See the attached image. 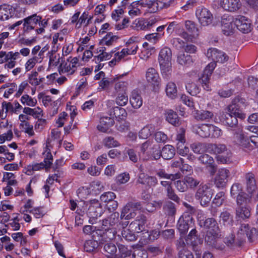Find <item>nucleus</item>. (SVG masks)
Masks as SVG:
<instances>
[{"instance_id": "obj_1", "label": "nucleus", "mask_w": 258, "mask_h": 258, "mask_svg": "<svg viewBox=\"0 0 258 258\" xmlns=\"http://www.w3.org/2000/svg\"><path fill=\"white\" fill-rule=\"evenodd\" d=\"M247 238L249 241H252L258 237V227H240L236 234V238L231 234L225 239V243L228 245H232L234 242L241 245Z\"/></svg>"}, {"instance_id": "obj_2", "label": "nucleus", "mask_w": 258, "mask_h": 258, "mask_svg": "<svg viewBox=\"0 0 258 258\" xmlns=\"http://www.w3.org/2000/svg\"><path fill=\"white\" fill-rule=\"evenodd\" d=\"M83 232L91 235L93 239L100 241H108L114 238L115 230L111 228L104 229L103 227H84Z\"/></svg>"}, {"instance_id": "obj_3", "label": "nucleus", "mask_w": 258, "mask_h": 258, "mask_svg": "<svg viewBox=\"0 0 258 258\" xmlns=\"http://www.w3.org/2000/svg\"><path fill=\"white\" fill-rule=\"evenodd\" d=\"M42 18L36 14L32 15L24 19L23 24V31L25 33H28L34 29L37 25L39 26L36 28V31L37 34H41L44 32V28L47 25V21L45 19L41 20Z\"/></svg>"}, {"instance_id": "obj_4", "label": "nucleus", "mask_w": 258, "mask_h": 258, "mask_svg": "<svg viewBox=\"0 0 258 258\" xmlns=\"http://www.w3.org/2000/svg\"><path fill=\"white\" fill-rule=\"evenodd\" d=\"M210 149L217 155V160L222 164H229L232 161V153L224 144H212Z\"/></svg>"}, {"instance_id": "obj_5", "label": "nucleus", "mask_w": 258, "mask_h": 258, "mask_svg": "<svg viewBox=\"0 0 258 258\" xmlns=\"http://www.w3.org/2000/svg\"><path fill=\"white\" fill-rule=\"evenodd\" d=\"M88 210L87 214L89 218V222L91 224L96 223V219L100 217L103 213V209L98 200H90L87 204Z\"/></svg>"}, {"instance_id": "obj_6", "label": "nucleus", "mask_w": 258, "mask_h": 258, "mask_svg": "<svg viewBox=\"0 0 258 258\" xmlns=\"http://www.w3.org/2000/svg\"><path fill=\"white\" fill-rule=\"evenodd\" d=\"M212 196V190L208 185L201 184L197 190L195 198L202 206L205 207L211 200Z\"/></svg>"}, {"instance_id": "obj_7", "label": "nucleus", "mask_w": 258, "mask_h": 258, "mask_svg": "<svg viewBox=\"0 0 258 258\" xmlns=\"http://www.w3.org/2000/svg\"><path fill=\"white\" fill-rule=\"evenodd\" d=\"M185 27L189 34L183 31L178 33V35L186 41H194L199 35V30L197 25L195 22L188 20L185 22Z\"/></svg>"}, {"instance_id": "obj_8", "label": "nucleus", "mask_w": 258, "mask_h": 258, "mask_svg": "<svg viewBox=\"0 0 258 258\" xmlns=\"http://www.w3.org/2000/svg\"><path fill=\"white\" fill-rule=\"evenodd\" d=\"M79 66V59L77 57H69L65 62L60 64L59 72L71 76L75 73Z\"/></svg>"}, {"instance_id": "obj_9", "label": "nucleus", "mask_w": 258, "mask_h": 258, "mask_svg": "<svg viewBox=\"0 0 258 258\" xmlns=\"http://www.w3.org/2000/svg\"><path fill=\"white\" fill-rule=\"evenodd\" d=\"M244 104V101L239 97L235 98L226 108L227 112L230 113L238 118L242 120L246 118V114L241 110L242 105Z\"/></svg>"}, {"instance_id": "obj_10", "label": "nucleus", "mask_w": 258, "mask_h": 258, "mask_svg": "<svg viewBox=\"0 0 258 258\" xmlns=\"http://www.w3.org/2000/svg\"><path fill=\"white\" fill-rule=\"evenodd\" d=\"M197 230L192 229L186 238L187 244L190 245L193 250L196 252V258H200V248L199 246L202 245L203 242V239L197 236Z\"/></svg>"}, {"instance_id": "obj_11", "label": "nucleus", "mask_w": 258, "mask_h": 258, "mask_svg": "<svg viewBox=\"0 0 258 258\" xmlns=\"http://www.w3.org/2000/svg\"><path fill=\"white\" fill-rule=\"evenodd\" d=\"M196 15L199 23L203 26H208L213 22V15L207 8L199 7L196 10Z\"/></svg>"}, {"instance_id": "obj_12", "label": "nucleus", "mask_w": 258, "mask_h": 258, "mask_svg": "<svg viewBox=\"0 0 258 258\" xmlns=\"http://www.w3.org/2000/svg\"><path fill=\"white\" fill-rule=\"evenodd\" d=\"M216 66V63L215 62L209 63L205 68L202 76L199 79L200 83L202 84L203 88L207 91L211 90L209 86V81L211 75Z\"/></svg>"}, {"instance_id": "obj_13", "label": "nucleus", "mask_w": 258, "mask_h": 258, "mask_svg": "<svg viewBox=\"0 0 258 258\" xmlns=\"http://www.w3.org/2000/svg\"><path fill=\"white\" fill-rule=\"evenodd\" d=\"M141 205L139 203H128L123 208L120 218L123 220H129L136 216V211L140 210Z\"/></svg>"}, {"instance_id": "obj_14", "label": "nucleus", "mask_w": 258, "mask_h": 258, "mask_svg": "<svg viewBox=\"0 0 258 258\" xmlns=\"http://www.w3.org/2000/svg\"><path fill=\"white\" fill-rule=\"evenodd\" d=\"M221 27L222 32L225 35H230L236 27L235 19L231 16L224 15L221 20Z\"/></svg>"}, {"instance_id": "obj_15", "label": "nucleus", "mask_w": 258, "mask_h": 258, "mask_svg": "<svg viewBox=\"0 0 258 258\" xmlns=\"http://www.w3.org/2000/svg\"><path fill=\"white\" fill-rule=\"evenodd\" d=\"M230 175L229 171L224 168H220L217 171L214 179V183L217 187H223L225 186Z\"/></svg>"}, {"instance_id": "obj_16", "label": "nucleus", "mask_w": 258, "mask_h": 258, "mask_svg": "<svg viewBox=\"0 0 258 258\" xmlns=\"http://www.w3.org/2000/svg\"><path fill=\"white\" fill-rule=\"evenodd\" d=\"M206 56L214 61L224 63L227 61L228 56L224 52L215 48H209L207 52Z\"/></svg>"}, {"instance_id": "obj_17", "label": "nucleus", "mask_w": 258, "mask_h": 258, "mask_svg": "<svg viewBox=\"0 0 258 258\" xmlns=\"http://www.w3.org/2000/svg\"><path fill=\"white\" fill-rule=\"evenodd\" d=\"M140 2L141 7L147 8L150 13H155L164 7V4L159 0H140Z\"/></svg>"}, {"instance_id": "obj_18", "label": "nucleus", "mask_w": 258, "mask_h": 258, "mask_svg": "<svg viewBox=\"0 0 258 258\" xmlns=\"http://www.w3.org/2000/svg\"><path fill=\"white\" fill-rule=\"evenodd\" d=\"M236 27L241 32L246 33L250 31V20L245 16L239 15L235 18Z\"/></svg>"}, {"instance_id": "obj_19", "label": "nucleus", "mask_w": 258, "mask_h": 258, "mask_svg": "<svg viewBox=\"0 0 258 258\" xmlns=\"http://www.w3.org/2000/svg\"><path fill=\"white\" fill-rule=\"evenodd\" d=\"M139 233L142 235V232L138 229V227H122L121 235L126 240H136Z\"/></svg>"}, {"instance_id": "obj_20", "label": "nucleus", "mask_w": 258, "mask_h": 258, "mask_svg": "<svg viewBox=\"0 0 258 258\" xmlns=\"http://www.w3.org/2000/svg\"><path fill=\"white\" fill-rule=\"evenodd\" d=\"M220 5L225 10L231 12H236L241 7L240 0H221Z\"/></svg>"}, {"instance_id": "obj_21", "label": "nucleus", "mask_w": 258, "mask_h": 258, "mask_svg": "<svg viewBox=\"0 0 258 258\" xmlns=\"http://www.w3.org/2000/svg\"><path fill=\"white\" fill-rule=\"evenodd\" d=\"M146 78L148 83L154 87L158 86L160 83V78L157 71L150 68L146 72Z\"/></svg>"}, {"instance_id": "obj_22", "label": "nucleus", "mask_w": 258, "mask_h": 258, "mask_svg": "<svg viewBox=\"0 0 258 258\" xmlns=\"http://www.w3.org/2000/svg\"><path fill=\"white\" fill-rule=\"evenodd\" d=\"M213 116V112L207 110H196L194 113V117L198 121H209Z\"/></svg>"}, {"instance_id": "obj_23", "label": "nucleus", "mask_w": 258, "mask_h": 258, "mask_svg": "<svg viewBox=\"0 0 258 258\" xmlns=\"http://www.w3.org/2000/svg\"><path fill=\"white\" fill-rule=\"evenodd\" d=\"M15 9L11 6L3 5L0 6V20H7L14 16Z\"/></svg>"}, {"instance_id": "obj_24", "label": "nucleus", "mask_w": 258, "mask_h": 258, "mask_svg": "<svg viewBox=\"0 0 258 258\" xmlns=\"http://www.w3.org/2000/svg\"><path fill=\"white\" fill-rule=\"evenodd\" d=\"M237 118H238V117L235 116L233 115V114L226 112L223 117L222 122L228 127L230 128L237 127V128L238 127H240L238 125Z\"/></svg>"}, {"instance_id": "obj_25", "label": "nucleus", "mask_w": 258, "mask_h": 258, "mask_svg": "<svg viewBox=\"0 0 258 258\" xmlns=\"http://www.w3.org/2000/svg\"><path fill=\"white\" fill-rule=\"evenodd\" d=\"M138 182L139 183L151 187L154 186L157 184L158 180L155 176H150L144 173H141L139 175Z\"/></svg>"}, {"instance_id": "obj_26", "label": "nucleus", "mask_w": 258, "mask_h": 258, "mask_svg": "<svg viewBox=\"0 0 258 258\" xmlns=\"http://www.w3.org/2000/svg\"><path fill=\"white\" fill-rule=\"evenodd\" d=\"M113 124L114 120L111 117H102L100 118V123L97 127L99 131L106 133Z\"/></svg>"}, {"instance_id": "obj_27", "label": "nucleus", "mask_w": 258, "mask_h": 258, "mask_svg": "<svg viewBox=\"0 0 258 258\" xmlns=\"http://www.w3.org/2000/svg\"><path fill=\"white\" fill-rule=\"evenodd\" d=\"M141 8L140 1L132 2L127 7L128 15L132 18L141 16L142 14Z\"/></svg>"}, {"instance_id": "obj_28", "label": "nucleus", "mask_w": 258, "mask_h": 258, "mask_svg": "<svg viewBox=\"0 0 258 258\" xmlns=\"http://www.w3.org/2000/svg\"><path fill=\"white\" fill-rule=\"evenodd\" d=\"M236 144L240 146H245L248 143V137L245 136L241 127H238L233 133Z\"/></svg>"}, {"instance_id": "obj_29", "label": "nucleus", "mask_w": 258, "mask_h": 258, "mask_svg": "<svg viewBox=\"0 0 258 258\" xmlns=\"http://www.w3.org/2000/svg\"><path fill=\"white\" fill-rule=\"evenodd\" d=\"M177 62L180 65L188 67L193 64L194 61L190 55L180 52L177 56Z\"/></svg>"}, {"instance_id": "obj_30", "label": "nucleus", "mask_w": 258, "mask_h": 258, "mask_svg": "<svg viewBox=\"0 0 258 258\" xmlns=\"http://www.w3.org/2000/svg\"><path fill=\"white\" fill-rule=\"evenodd\" d=\"M110 116L112 118H115L118 121L122 120L126 118L127 112L124 108L115 106L111 109Z\"/></svg>"}, {"instance_id": "obj_31", "label": "nucleus", "mask_w": 258, "mask_h": 258, "mask_svg": "<svg viewBox=\"0 0 258 258\" xmlns=\"http://www.w3.org/2000/svg\"><path fill=\"white\" fill-rule=\"evenodd\" d=\"M50 143L47 141L46 143V146L44 148L43 156L44 157V164L46 168H49L52 163L53 157L50 152Z\"/></svg>"}, {"instance_id": "obj_32", "label": "nucleus", "mask_w": 258, "mask_h": 258, "mask_svg": "<svg viewBox=\"0 0 258 258\" xmlns=\"http://www.w3.org/2000/svg\"><path fill=\"white\" fill-rule=\"evenodd\" d=\"M207 230V232L205 236V241L208 243L210 245H214L215 239L218 236V233L213 228L214 227H204ZM218 229V227H215Z\"/></svg>"}, {"instance_id": "obj_33", "label": "nucleus", "mask_w": 258, "mask_h": 258, "mask_svg": "<svg viewBox=\"0 0 258 258\" xmlns=\"http://www.w3.org/2000/svg\"><path fill=\"white\" fill-rule=\"evenodd\" d=\"M117 248L116 246L112 243H107L105 244L103 248V253L108 258H118L116 254Z\"/></svg>"}, {"instance_id": "obj_34", "label": "nucleus", "mask_w": 258, "mask_h": 258, "mask_svg": "<svg viewBox=\"0 0 258 258\" xmlns=\"http://www.w3.org/2000/svg\"><path fill=\"white\" fill-rule=\"evenodd\" d=\"M130 103L134 108H139L143 104L142 97L138 91L134 90L130 97Z\"/></svg>"}, {"instance_id": "obj_35", "label": "nucleus", "mask_w": 258, "mask_h": 258, "mask_svg": "<svg viewBox=\"0 0 258 258\" xmlns=\"http://www.w3.org/2000/svg\"><path fill=\"white\" fill-rule=\"evenodd\" d=\"M19 58L18 52L12 51L7 52L6 51H0V64L9 61L10 59H17Z\"/></svg>"}, {"instance_id": "obj_36", "label": "nucleus", "mask_w": 258, "mask_h": 258, "mask_svg": "<svg viewBox=\"0 0 258 258\" xmlns=\"http://www.w3.org/2000/svg\"><path fill=\"white\" fill-rule=\"evenodd\" d=\"M172 52L171 49L167 47L163 48L159 52L158 60L159 63L171 62Z\"/></svg>"}, {"instance_id": "obj_37", "label": "nucleus", "mask_w": 258, "mask_h": 258, "mask_svg": "<svg viewBox=\"0 0 258 258\" xmlns=\"http://www.w3.org/2000/svg\"><path fill=\"white\" fill-rule=\"evenodd\" d=\"M145 227H138V229L142 232V237L145 239H148L150 240L157 239L160 235V232L158 231L152 230L149 231L148 229H145Z\"/></svg>"}, {"instance_id": "obj_38", "label": "nucleus", "mask_w": 258, "mask_h": 258, "mask_svg": "<svg viewBox=\"0 0 258 258\" xmlns=\"http://www.w3.org/2000/svg\"><path fill=\"white\" fill-rule=\"evenodd\" d=\"M23 112L25 114L33 116V118L35 119H38L43 116V110L39 107H37L34 108L25 107L23 108Z\"/></svg>"}, {"instance_id": "obj_39", "label": "nucleus", "mask_w": 258, "mask_h": 258, "mask_svg": "<svg viewBox=\"0 0 258 258\" xmlns=\"http://www.w3.org/2000/svg\"><path fill=\"white\" fill-rule=\"evenodd\" d=\"M166 120L170 124L178 126L180 124L179 118L177 113L172 110H167L165 113Z\"/></svg>"}, {"instance_id": "obj_40", "label": "nucleus", "mask_w": 258, "mask_h": 258, "mask_svg": "<svg viewBox=\"0 0 258 258\" xmlns=\"http://www.w3.org/2000/svg\"><path fill=\"white\" fill-rule=\"evenodd\" d=\"M155 130L154 125L152 124H147L139 131V137L141 139H146L151 136Z\"/></svg>"}, {"instance_id": "obj_41", "label": "nucleus", "mask_w": 258, "mask_h": 258, "mask_svg": "<svg viewBox=\"0 0 258 258\" xmlns=\"http://www.w3.org/2000/svg\"><path fill=\"white\" fill-rule=\"evenodd\" d=\"M236 215L238 220H245L249 217L250 210L247 206H239L236 209Z\"/></svg>"}, {"instance_id": "obj_42", "label": "nucleus", "mask_w": 258, "mask_h": 258, "mask_svg": "<svg viewBox=\"0 0 258 258\" xmlns=\"http://www.w3.org/2000/svg\"><path fill=\"white\" fill-rule=\"evenodd\" d=\"M175 154V149L171 145H166L162 149V157L165 160H170Z\"/></svg>"}, {"instance_id": "obj_43", "label": "nucleus", "mask_w": 258, "mask_h": 258, "mask_svg": "<svg viewBox=\"0 0 258 258\" xmlns=\"http://www.w3.org/2000/svg\"><path fill=\"white\" fill-rule=\"evenodd\" d=\"M246 181L247 191L249 194H252L256 189V182L254 175L251 173H248L245 175Z\"/></svg>"}, {"instance_id": "obj_44", "label": "nucleus", "mask_w": 258, "mask_h": 258, "mask_svg": "<svg viewBox=\"0 0 258 258\" xmlns=\"http://www.w3.org/2000/svg\"><path fill=\"white\" fill-rule=\"evenodd\" d=\"M161 73L164 79L168 80L172 73L171 62L159 63Z\"/></svg>"}, {"instance_id": "obj_45", "label": "nucleus", "mask_w": 258, "mask_h": 258, "mask_svg": "<svg viewBox=\"0 0 258 258\" xmlns=\"http://www.w3.org/2000/svg\"><path fill=\"white\" fill-rule=\"evenodd\" d=\"M45 167H46V166L43 162L32 163L25 167L24 169L25 173L28 175H31L33 174L34 171L41 170Z\"/></svg>"}, {"instance_id": "obj_46", "label": "nucleus", "mask_w": 258, "mask_h": 258, "mask_svg": "<svg viewBox=\"0 0 258 258\" xmlns=\"http://www.w3.org/2000/svg\"><path fill=\"white\" fill-rule=\"evenodd\" d=\"M103 242L94 239L93 240H87L84 245V250L88 252H93L98 247L99 243H102Z\"/></svg>"}, {"instance_id": "obj_47", "label": "nucleus", "mask_w": 258, "mask_h": 258, "mask_svg": "<svg viewBox=\"0 0 258 258\" xmlns=\"http://www.w3.org/2000/svg\"><path fill=\"white\" fill-rule=\"evenodd\" d=\"M178 226H191L194 224V220L188 212H185L180 216L178 221Z\"/></svg>"}, {"instance_id": "obj_48", "label": "nucleus", "mask_w": 258, "mask_h": 258, "mask_svg": "<svg viewBox=\"0 0 258 258\" xmlns=\"http://www.w3.org/2000/svg\"><path fill=\"white\" fill-rule=\"evenodd\" d=\"M119 254L118 258H133L135 254H132V250L122 244L118 245Z\"/></svg>"}, {"instance_id": "obj_49", "label": "nucleus", "mask_w": 258, "mask_h": 258, "mask_svg": "<svg viewBox=\"0 0 258 258\" xmlns=\"http://www.w3.org/2000/svg\"><path fill=\"white\" fill-rule=\"evenodd\" d=\"M219 224L223 226L232 225V216L227 212H223L221 213L220 216Z\"/></svg>"}, {"instance_id": "obj_50", "label": "nucleus", "mask_w": 258, "mask_h": 258, "mask_svg": "<svg viewBox=\"0 0 258 258\" xmlns=\"http://www.w3.org/2000/svg\"><path fill=\"white\" fill-rule=\"evenodd\" d=\"M166 95L170 98H175L177 94V90L176 84L172 82H169L166 85Z\"/></svg>"}, {"instance_id": "obj_51", "label": "nucleus", "mask_w": 258, "mask_h": 258, "mask_svg": "<svg viewBox=\"0 0 258 258\" xmlns=\"http://www.w3.org/2000/svg\"><path fill=\"white\" fill-rule=\"evenodd\" d=\"M105 48L103 47H100L99 50L98 51L99 52V54H98L97 56H95V62H100L109 59L112 55L111 53H107L105 51Z\"/></svg>"}, {"instance_id": "obj_52", "label": "nucleus", "mask_w": 258, "mask_h": 258, "mask_svg": "<svg viewBox=\"0 0 258 258\" xmlns=\"http://www.w3.org/2000/svg\"><path fill=\"white\" fill-rule=\"evenodd\" d=\"M118 213H113L110 216L104 219L102 221V226H113L117 224L118 221Z\"/></svg>"}, {"instance_id": "obj_53", "label": "nucleus", "mask_w": 258, "mask_h": 258, "mask_svg": "<svg viewBox=\"0 0 258 258\" xmlns=\"http://www.w3.org/2000/svg\"><path fill=\"white\" fill-rule=\"evenodd\" d=\"M211 124H202L198 126L197 133L203 138L210 137V130Z\"/></svg>"}, {"instance_id": "obj_54", "label": "nucleus", "mask_w": 258, "mask_h": 258, "mask_svg": "<svg viewBox=\"0 0 258 258\" xmlns=\"http://www.w3.org/2000/svg\"><path fill=\"white\" fill-rule=\"evenodd\" d=\"M92 18V16H89L88 12H84L79 18L76 26L79 28L83 24L86 26L89 24Z\"/></svg>"}, {"instance_id": "obj_55", "label": "nucleus", "mask_w": 258, "mask_h": 258, "mask_svg": "<svg viewBox=\"0 0 258 258\" xmlns=\"http://www.w3.org/2000/svg\"><path fill=\"white\" fill-rule=\"evenodd\" d=\"M20 101L23 105L31 107L35 106L37 103L36 99L32 98L27 94L23 95L21 97Z\"/></svg>"}, {"instance_id": "obj_56", "label": "nucleus", "mask_w": 258, "mask_h": 258, "mask_svg": "<svg viewBox=\"0 0 258 258\" xmlns=\"http://www.w3.org/2000/svg\"><path fill=\"white\" fill-rule=\"evenodd\" d=\"M117 39V37L110 32L106 35L101 40V43L107 46L111 45Z\"/></svg>"}, {"instance_id": "obj_57", "label": "nucleus", "mask_w": 258, "mask_h": 258, "mask_svg": "<svg viewBox=\"0 0 258 258\" xmlns=\"http://www.w3.org/2000/svg\"><path fill=\"white\" fill-rule=\"evenodd\" d=\"M131 39L128 40V42L126 43V46L123 48L125 52H126L127 54L128 55L135 54L138 49V45L136 43H131Z\"/></svg>"}, {"instance_id": "obj_58", "label": "nucleus", "mask_w": 258, "mask_h": 258, "mask_svg": "<svg viewBox=\"0 0 258 258\" xmlns=\"http://www.w3.org/2000/svg\"><path fill=\"white\" fill-rule=\"evenodd\" d=\"M250 201V197L247 194L241 192L237 197V204L239 206H247V204Z\"/></svg>"}, {"instance_id": "obj_59", "label": "nucleus", "mask_w": 258, "mask_h": 258, "mask_svg": "<svg viewBox=\"0 0 258 258\" xmlns=\"http://www.w3.org/2000/svg\"><path fill=\"white\" fill-rule=\"evenodd\" d=\"M186 89L191 95L195 96L200 92V88L195 83H189L186 85Z\"/></svg>"}, {"instance_id": "obj_60", "label": "nucleus", "mask_w": 258, "mask_h": 258, "mask_svg": "<svg viewBox=\"0 0 258 258\" xmlns=\"http://www.w3.org/2000/svg\"><path fill=\"white\" fill-rule=\"evenodd\" d=\"M150 154L152 159L158 160L162 157V150H160L158 145H154L151 149Z\"/></svg>"}, {"instance_id": "obj_61", "label": "nucleus", "mask_w": 258, "mask_h": 258, "mask_svg": "<svg viewBox=\"0 0 258 258\" xmlns=\"http://www.w3.org/2000/svg\"><path fill=\"white\" fill-rule=\"evenodd\" d=\"M103 144L107 148L116 147L119 146L118 142L111 137L105 138L103 140Z\"/></svg>"}, {"instance_id": "obj_62", "label": "nucleus", "mask_w": 258, "mask_h": 258, "mask_svg": "<svg viewBox=\"0 0 258 258\" xmlns=\"http://www.w3.org/2000/svg\"><path fill=\"white\" fill-rule=\"evenodd\" d=\"M157 174L161 178H165L166 179L174 180L176 179H179L180 177V173H177L176 174H167L163 170L158 171Z\"/></svg>"}, {"instance_id": "obj_63", "label": "nucleus", "mask_w": 258, "mask_h": 258, "mask_svg": "<svg viewBox=\"0 0 258 258\" xmlns=\"http://www.w3.org/2000/svg\"><path fill=\"white\" fill-rule=\"evenodd\" d=\"M49 55V64L50 66H57L60 61V55L59 54L53 52H48Z\"/></svg>"}, {"instance_id": "obj_64", "label": "nucleus", "mask_w": 258, "mask_h": 258, "mask_svg": "<svg viewBox=\"0 0 258 258\" xmlns=\"http://www.w3.org/2000/svg\"><path fill=\"white\" fill-rule=\"evenodd\" d=\"M128 102V97L126 93H118L115 99L116 103L120 106H125Z\"/></svg>"}]
</instances>
